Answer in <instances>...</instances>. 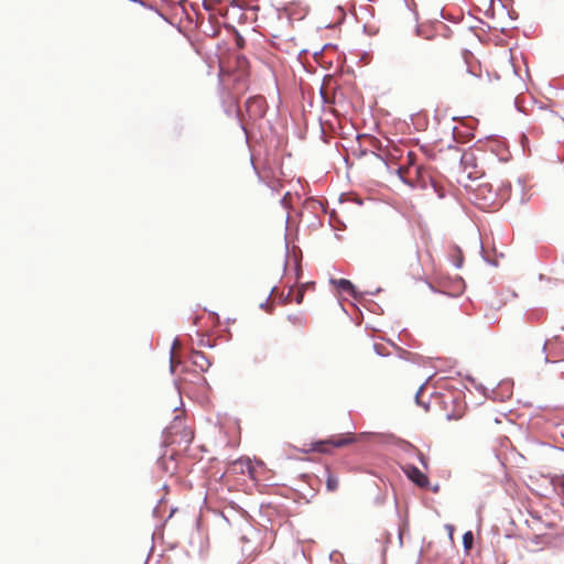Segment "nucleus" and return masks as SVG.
I'll return each mask as SVG.
<instances>
[{
	"mask_svg": "<svg viewBox=\"0 0 564 564\" xmlns=\"http://www.w3.org/2000/svg\"><path fill=\"white\" fill-rule=\"evenodd\" d=\"M303 296H304L303 290H299V291H297V294H296V296H295V302H296L297 304H301V303H302V301H303Z\"/></svg>",
	"mask_w": 564,
	"mask_h": 564,
	"instance_id": "nucleus-16",
	"label": "nucleus"
},
{
	"mask_svg": "<svg viewBox=\"0 0 564 564\" xmlns=\"http://www.w3.org/2000/svg\"><path fill=\"white\" fill-rule=\"evenodd\" d=\"M463 68H464V76L466 77V79L471 80V82L477 80V78L474 76V74H471L466 67H463Z\"/></svg>",
	"mask_w": 564,
	"mask_h": 564,
	"instance_id": "nucleus-15",
	"label": "nucleus"
},
{
	"mask_svg": "<svg viewBox=\"0 0 564 564\" xmlns=\"http://www.w3.org/2000/svg\"><path fill=\"white\" fill-rule=\"evenodd\" d=\"M192 360H193V364L196 367H198L202 371H206L210 366V361L200 351H194L192 354Z\"/></svg>",
	"mask_w": 564,
	"mask_h": 564,
	"instance_id": "nucleus-9",
	"label": "nucleus"
},
{
	"mask_svg": "<svg viewBox=\"0 0 564 564\" xmlns=\"http://www.w3.org/2000/svg\"><path fill=\"white\" fill-rule=\"evenodd\" d=\"M406 477L420 488H427L429 477L414 465H405L403 468Z\"/></svg>",
	"mask_w": 564,
	"mask_h": 564,
	"instance_id": "nucleus-8",
	"label": "nucleus"
},
{
	"mask_svg": "<svg viewBox=\"0 0 564 564\" xmlns=\"http://www.w3.org/2000/svg\"><path fill=\"white\" fill-rule=\"evenodd\" d=\"M246 465H247L248 469H250V468H251V466H250V463H249V462H247V463H246Z\"/></svg>",
	"mask_w": 564,
	"mask_h": 564,
	"instance_id": "nucleus-19",
	"label": "nucleus"
},
{
	"mask_svg": "<svg viewBox=\"0 0 564 564\" xmlns=\"http://www.w3.org/2000/svg\"><path fill=\"white\" fill-rule=\"evenodd\" d=\"M355 441L356 438L352 433L339 434L332 436L327 440L313 443L310 451L323 454H330L333 448L345 447L347 445L355 443Z\"/></svg>",
	"mask_w": 564,
	"mask_h": 564,
	"instance_id": "nucleus-3",
	"label": "nucleus"
},
{
	"mask_svg": "<svg viewBox=\"0 0 564 564\" xmlns=\"http://www.w3.org/2000/svg\"><path fill=\"white\" fill-rule=\"evenodd\" d=\"M334 283L336 284V286L339 291L348 293V294L352 295L354 297H356L355 286L349 280L339 279V280L334 281Z\"/></svg>",
	"mask_w": 564,
	"mask_h": 564,
	"instance_id": "nucleus-10",
	"label": "nucleus"
},
{
	"mask_svg": "<svg viewBox=\"0 0 564 564\" xmlns=\"http://www.w3.org/2000/svg\"><path fill=\"white\" fill-rule=\"evenodd\" d=\"M510 184L502 183L500 186H494L492 183L482 181L474 188L476 204L482 209H497L508 199Z\"/></svg>",
	"mask_w": 564,
	"mask_h": 564,
	"instance_id": "nucleus-1",
	"label": "nucleus"
},
{
	"mask_svg": "<svg viewBox=\"0 0 564 564\" xmlns=\"http://www.w3.org/2000/svg\"><path fill=\"white\" fill-rule=\"evenodd\" d=\"M420 460L422 462V464H424V455L423 454H420Z\"/></svg>",
	"mask_w": 564,
	"mask_h": 564,
	"instance_id": "nucleus-18",
	"label": "nucleus"
},
{
	"mask_svg": "<svg viewBox=\"0 0 564 564\" xmlns=\"http://www.w3.org/2000/svg\"><path fill=\"white\" fill-rule=\"evenodd\" d=\"M463 544L466 551H469L474 544V535L471 531H467L463 535Z\"/></svg>",
	"mask_w": 564,
	"mask_h": 564,
	"instance_id": "nucleus-13",
	"label": "nucleus"
},
{
	"mask_svg": "<svg viewBox=\"0 0 564 564\" xmlns=\"http://www.w3.org/2000/svg\"><path fill=\"white\" fill-rule=\"evenodd\" d=\"M460 164L468 177H476L478 173H482L478 170L477 158L473 151H466L462 154Z\"/></svg>",
	"mask_w": 564,
	"mask_h": 564,
	"instance_id": "nucleus-7",
	"label": "nucleus"
},
{
	"mask_svg": "<svg viewBox=\"0 0 564 564\" xmlns=\"http://www.w3.org/2000/svg\"><path fill=\"white\" fill-rule=\"evenodd\" d=\"M194 432L184 424L182 420H175L169 427V440L171 444L183 445L185 448L192 443Z\"/></svg>",
	"mask_w": 564,
	"mask_h": 564,
	"instance_id": "nucleus-4",
	"label": "nucleus"
},
{
	"mask_svg": "<svg viewBox=\"0 0 564 564\" xmlns=\"http://www.w3.org/2000/svg\"><path fill=\"white\" fill-rule=\"evenodd\" d=\"M551 484L554 487L557 495L564 499V474L552 477Z\"/></svg>",
	"mask_w": 564,
	"mask_h": 564,
	"instance_id": "nucleus-12",
	"label": "nucleus"
},
{
	"mask_svg": "<svg viewBox=\"0 0 564 564\" xmlns=\"http://www.w3.org/2000/svg\"><path fill=\"white\" fill-rule=\"evenodd\" d=\"M446 528L448 529L449 536L453 538V530H454L453 525L448 524V525H446Z\"/></svg>",
	"mask_w": 564,
	"mask_h": 564,
	"instance_id": "nucleus-17",
	"label": "nucleus"
},
{
	"mask_svg": "<svg viewBox=\"0 0 564 564\" xmlns=\"http://www.w3.org/2000/svg\"><path fill=\"white\" fill-rule=\"evenodd\" d=\"M547 362H557L564 360V329L544 344Z\"/></svg>",
	"mask_w": 564,
	"mask_h": 564,
	"instance_id": "nucleus-5",
	"label": "nucleus"
},
{
	"mask_svg": "<svg viewBox=\"0 0 564 564\" xmlns=\"http://www.w3.org/2000/svg\"><path fill=\"white\" fill-rule=\"evenodd\" d=\"M326 473V488L328 491L334 492L338 489L339 481L338 478L329 470V468L325 469Z\"/></svg>",
	"mask_w": 564,
	"mask_h": 564,
	"instance_id": "nucleus-11",
	"label": "nucleus"
},
{
	"mask_svg": "<svg viewBox=\"0 0 564 564\" xmlns=\"http://www.w3.org/2000/svg\"><path fill=\"white\" fill-rule=\"evenodd\" d=\"M177 346H180V343L177 340H175L174 344H173V347H172V351H174V349ZM175 364H176L175 356H174V352H172V355H171V370L172 371L175 370Z\"/></svg>",
	"mask_w": 564,
	"mask_h": 564,
	"instance_id": "nucleus-14",
	"label": "nucleus"
},
{
	"mask_svg": "<svg viewBox=\"0 0 564 564\" xmlns=\"http://www.w3.org/2000/svg\"><path fill=\"white\" fill-rule=\"evenodd\" d=\"M267 101L262 96H253L247 99L245 104L246 115L248 120L254 122L261 118L267 112Z\"/></svg>",
	"mask_w": 564,
	"mask_h": 564,
	"instance_id": "nucleus-6",
	"label": "nucleus"
},
{
	"mask_svg": "<svg viewBox=\"0 0 564 564\" xmlns=\"http://www.w3.org/2000/svg\"><path fill=\"white\" fill-rule=\"evenodd\" d=\"M238 44L241 45L242 44V39H239L238 40Z\"/></svg>",
	"mask_w": 564,
	"mask_h": 564,
	"instance_id": "nucleus-21",
	"label": "nucleus"
},
{
	"mask_svg": "<svg viewBox=\"0 0 564 564\" xmlns=\"http://www.w3.org/2000/svg\"><path fill=\"white\" fill-rule=\"evenodd\" d=\"M399 177L411 187L423 188L431 178L425 166L417 161L414 152L408 151L404 161L397 169Z\"/></svg>",
	"mask_w": 564,
	"mask_h": 564,
	"instance_id": "nucleus-2",
	"label": "nucleus"
},
{
	"mask_svg": "<svg viewBox=\"0 0 564 564\" xmlns=\"http://www.w3.org/2000/svg\"><path fill=\"white\" fill-rule=\"evenodd\" d=\"M238 44L241 45L242 44V39H239L238 40Z\"/></svg>",
	"mask_w": 564,
	"mask_h": 564,
	"instance_id": "nucleus-20",
	"label": "nucleus"
}]
</instances>
